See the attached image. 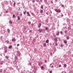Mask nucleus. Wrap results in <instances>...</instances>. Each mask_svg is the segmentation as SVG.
Wrapping results in <instances>:
<instances>
[{"instance_id": "f257e3e1", "label": "nucleus", "mask_w": 73, "mask_h": 73, "mask_svg": "<svg viewBox=\"0 0 73 73\" xmlns=\"http://www.w3.org/2000/svg\"><path fill=\"white\" fill-rule=\"evenodd\" d=\"M55 11L56 12H57L58 13H60V12H61V10L59 9H56L55 10Z\"/></svg>"}, {"instance_id": "f03ea898", "label": "nucleus", "mask_w": 73, "mask_h": 73, "mask_svg": "<svg viewBox=\"0 0 73 73\" xmlns=\"http://www.w3.org/2000/svg\"><path fill=\"white\" fill-rule=\"evenodd\" d=\"M8 47H4L5 52L7 53V50H8Z\"/></svg>"}, {"instance_id": "7ed1b4c3", "label": "nucleus", "mask_w": 73, "mask_h": 73, "mask_svg": "<svg viewBox=\"0 0 73 73\" xmlns=\"http://www.w3.org/2000/svg\"><path fill=\"white\" fill-rule=\"evenodd\" d=\"M34 69L35 70H37V66H34Z\"/></svg>"}, {"instance_id": "20e7f679", "label": "nucleus", "mask_w": 73, "mask_h": 73, "mask_svg": "<svg viewBox=\"0 0 73 73\" xmlns=\"http://www.w3.org/2000/svg\"><path fill=\"white\" fill-rule=\"evenodd\" d=\"M8 36H9V34L8 33H7L6 35H5V36H6V37H7Z\"/></svg>"}, {"instance_id": "39448f33", "label": "nucleus", "mask_w": 73, "mask_h": 73, "mask_svg": "<svg viewBox=\"0 0 73 73\" xmlns=\"http://www.w3.org/2000/svg\"><path fill=\"white\" fill-rule=\"evenodd\" d=\"M27 16H30V17H31V15L29 14V12H27Z\"/></svg>"}, {"instance_id": "423d86ee", "label": "nucleus", "mask_w": 73, "mask_h": 73, "mask_svg": "<svg viewBox=\"0 0 73 73\" xmlns=\"http://www.w3.org/2000/svg\"><path fill=\"white\" fill-rule=\"evenodd\" d=\"M64 43L65 44H67V41L66 40H64L63 41Z\"/></svg>"}, {"instance_id": "0eeeda50", "label": "nucleus", "mask_w": 73, "mask_h": 73, "mask_svg": "<svg viewBox=\"0 0 73 73\" xmlns=\"http://www.w3.org/2000/svg\"><path fill=\"white\" fill-rule=\"evenodd\" d=\"M42 64V62H40L38 63V65L39 66H40V65H41V64Z\"/></svg>"}, {"instance_id": "6e6552de", "label": "nucleus", "mask_w": 73, "mask_h": 73, "mask_svg": "<svg viewBox=\"0 0 73 73\" xmlns=\"http://www.w3.org/2000/svg\"><path fill=\"white\" fill-rule=\"evenodd\" d=\"M18 20L20 21V17L19 16H18L17 17Z\"/></svg>"}, {"instance_id": "1a4fd4ad", "label": "nucleus", "mask_w": 73, "mask_h": 73, "mask_svg": "<svg viewBox=\"0 0 73 73\" xmlns=\"http://www.w3.org/2000/svg\"><path fill=\"white\" fill-rule=\"evenodd\" d=\"M12 46L11 45L9 46V49H12Z\"/></svg>"}, {"instance_id": "9d476101", "label": "nucleus", "mask_w": 73, "mask_h": 73, "mask_svg": "<svg viewBox=\"0 0 73 73\" xmlns=\"http://www.w3.org/2000/svg\"><path fill=\"white\" fill-rule=\"evenodd\" d=\"M7 31L9 33H10V30L9 29H7Z\"/></svg>"}, {"instance_id": "9b49d317", "label": "nucleus", "mask_w": 73, "mask_h": 73, "mask_svg": "<svg viewBox=\"0 0 73 73\" xmlns=\"http://www.w3.org/2000/svg\"><path fill=\"white\" fill-rule=\"evenodd\" d=\"M5 58L6 59H8V58H9V56H6Z\"/></svg>"}, {"instance_id": "f8f14e48", "label": "nucleus", "mask_w": 73, "mask_h": 73, "mask_svg": "<svg viewBox=\"0 0 73 73\" xmlns=\"http://www.w3.org/2000/svg\"><path fill=\"white\" fill-rule=\"evenodd\" d=\"M12 41H16V39L15 38H13L12 40Z\"/></svg>"}, {"instance_id": "ddd939ff", "label": "nucleus", "mask_w": 73, "mask_h": 73, "mask_svg": "<svg viewBox=\"0 0 73 73\" xmlns=\"http://www.w3.org/2000/svg\"><path fill=\"white\" fill-rule=\"evenodd\" d=\"M43 46L44 47H46V44L44 43V44Z\"/></svg>"}, {"instance_id": "4468645a", "label": "nucleus", "mask_w": 73, "mask_h": 73, "mask_svg": "<svg viewBox=\"0 0 73 73\" xmlns=\"http://www.w3.org/2000/svg\"><path fill=\"white\" fill-rule=\"evenodd\" d=\"M66 38L67 40H69L70 38L68 36L66 37Z\"/></svg>"}, {"instance_id": "2eb2a0df", "label": "nucleus", "mask_w": 73, "mask_h": 73, "mask_svg": "<svg viewBox=\"0 0 73 73\" xmlns=\"http://www.w3.org/2000/svg\"><path fill=\"white\" fill-rule=\"evenodd\" d=\"M54 40L55 42H57V38H55L54 39Z\"/></svg>"}, {"instance_id": "dca6fc26", "label": "nucleus", "mask_w": 73, "mask_h": 73, "mask_svg": "<svg viewBox=\"0 0 73 73\" xmlns=\"http://www.w3.org/2000/svg\"><path fill=\"white\" fill-rule=\"evenodd\" d=\"M40 13H42L43 12V10H41L40 11Z\"/></svg>"}, {"instance_id": "f3484780", "label": "nucleus", "mask_w": 73, "mask_h": 73, "mask_svg": "<svg viewBox=\"0 0 73 73\" xmlns=\"http://www.w3.org/2000/svg\"><path fill=\"white\" fill-rule=\"evenodd\" d=\"M46 43H48V42H49V40H46Z\"/></svg>"}, {"instance_id": "a211bd4d", "label": "nucleus", "mask_w": 73, "mask_h": 73, "mask_svg": "<svg viewBox=\"0 0 73 73\" xmlns=\"http://www.w3.org/2000/svg\"><path fill=\"white\" fill-rule=\"evenodd\" d=\"M45 29L46 30H48V27H46L45 28Z\"/></svg>"}, {"instance_id": "6ab92c4d", "label": "nucleus", "mask_w": 73, "mask_h": 73, "mask_svg": "<svg viewBox=\"0 0 73 73\" xmlns=\"http://www.w3.org/2000/svg\"><path fill=\"white\" fill-rule=\"evenodd\" d=\"M41 69H44V68L43 66H41Z\"/></svg>"}, {"instance_id": "aec40b11", "label": "nucleus", "mask_w": 73, "mask_h": 73, "mask_svg": "<svg viewBox=\"0 0 73 73\" xmlns=\"http://www.w3.org/2000/svg\"><path fill=\"white\" fill-rule=\"evenodd\" d=\"M59 33H59V32H57V34H56V36H58L59 35Z\"/></svg>"}, {"instance_id": "412c9836", "label": "nucleus", "mask_w": 73, "mask_h": 73, "mask_svg": "<svg viewBox=\"0 0 73 73\" xmlns=\"http://www.w3.org/2000/svg\"><path fill=\"white\" fill-rule=\"evenodd\" d=\"M41 24H39V25H38V28H40V27H41Z\"/></svg>"}, {"instance_id": "4be33fe9", "label": "nucleus", "mask_w": 73, "mask_h": 73, "mask_svg": "<svg viewBox=\"0 0 73 73\" xmlns=\"http://www.w3.org/2000/svg\"><path fill=\"white\" fill-rule=\"evenodd\" d=\"M27 73H33V72H29L28 71H27L26 72Z\"/></svg>"}, {"instance_id": "5701e85b", "label": "nucleus", "mask_w": 73, "mask_h": 73, "mask_svg": "<svg viewBox=\"0 0 73 73\" xmlns=\"http://www.w3.org/2000/svg\"><path fill=\"white\" fill-rule=\"evenodd\" d=\"M3 38V36H0V40H2V38Z\"/></svg>"}, {"instance_id": "b1692460", "label": "nucleus", "mask_w": 73, "mask_h": 73, "mask_svg": "<svg viewBox=\"0 0 73 73\" xmlns=\"http://www.w3.org/2000/svg\"><path fill=\"white\" fill-rule=\"evenodd\" d=\"M9 23L10 24H12V23H13L12 21H9Z\"/></svg>"}, {"instance_id": "393cba45", "label": "nucleus", "mask_w": 73, "mask_h": 73, "mask_svg": "<svg viewBox=\"0 0 73 73\" xmlns=\"http://www.w3.org/2000/svg\"><path fill=\"white\" fill-rule=\"evenodd\" d=\"M3 35H4V34H5V31H3Z\"/></svg>"}, {"instance_id": "a878e982", "label": "nucleus", "mask_w": 73, "mask_h": 73, "mask_svg": "<svg viewBox=\"0 0 73 73\" xmlns=\"http://www.w3.org/2000/svg\"><path fill=\"white\" fill-rule=\"evenodd\" d=\"M41 9H43V5H42L40 7Z\"/></svg>"}, {"instance_id": "bb28decb", "label": "nucleus", "mask_w": 73, "mask_h": 73, "mask_svg": "<svg viewBox=\"0 0 73 73\" xmlns=\"http://www.w3.org/2000/svg\"><path fill=\"white\" fill-rule=\"evenodd\" d=\"M27 11L26 10H25V11L24 12V15H25V14H26V11Z\"/></svg>"}, {"instance_id": "cd10ccee", "label": "nucleus", "mask_w": 73, "mask_h": 73, "mask_svg": "<svg viewBox=\"0 0 73 73\" xmlns=\"http://www.w3.org/2000/svg\"><path fill=\"white\" fill-rule=\"evenodd\" d=\"M61 47V48H62L63 47V44H61L60 45Z\"/></svg>"}, {"instance_id": "c85d7f7f", "label": "nucleus", "mask_w": 73, "mask_h": 73, "mask_svg": "<svg viewBox=\"0 0 73 73\" xmlns=\"http://www.w3.org/2000/svg\"><path fill=\"white\" fill-rule=\"evenodd\" d=\"M13 18H15V15H13Z\"/></svg>"}, {"instance_id": "c756f323", "label": "nucleus", "mask_w": 73, "mask_h": 73, "mask_svg": "<svg viewBox=\"0 0 73 73\" xmlns=\"http://www.w3.org/2000/svg\"><path fill=\"white\" fill-rule=\"evenodd\" d=\"M42 29H40L39 30V32H40L41 33L42 32Z\"/></svg>"}, {"instance_id": "7c9ffc66", "label": "nucleus", "mask_w": 73, "mask_h": 73, "mask_svg": "<svg viewBox=\"0 0 73 73\" xmlns=\"http://www.w3.org/2000/svg\"><path fill=\"white\" fill-rule=\"evenodd\" d=\"M56 46H57L58 45V44L57 43V42H56L55 43Z\"/></svg>"}, {"instance_id": "2f4dec72", "label": "nucleus", "mask_w": 73, "mask_h": 73, "mask_svg": "<svg viewBox=\"0 0 73 73\" xmlns=\"http://www.w3.org/2000/svg\"><path fill=\"white\" fill-rule=\"evenodd\" d=\"M64 67H66V64H64Z\"/></svg>"}, {"instance_id": "473e14b6", "label": "nucleus", "mask_w": 73, "mask_h": 73, "mask_svg": "<svg viewBox=\"0 0 73 73\" xmlns=\"http://www.w3.org/2000/svg\"><path fill=\"white\" fill-rule=\"evenodd\" d=\"M15 5H16V3L15 2L13 4V7H15Z\"/></svg>"}, {"instance_id": "72a5a7b5", "label": "nucleus", "mask_w": 73, "mask_h": 73, "mask_svg": "<svg viewBox=\"0 0 73 73\" xmlns=\"http://www.w3.org/2000/svg\"><path fill=\"white\" fill-rule=\"evenodd\" d=\"M32 1L33 2V3H34L35 2V0H33Z\"/></svg>"}, {"instance_id": "f704fd0d", "label": "nucleus", "mask_w": 73, "mask_h": 73, "mask_svg": "<svg viewBox=\"0 0 73 73\" xmlns=\"http://www.w3.org/2000/svg\"><path fill=\"white\" fill-rule=\"evenodd\" d=\"M60 33L61 35H63V33L62 32V31H61L60 32Z\"/></svg>"}, {"instance_id": "c9c22d12", "label": "nucleus", "mask_w": 73, "mask_h": 73, "mask_svg": "<svg viewBox=\"0 0 73 73\" xmlns=\"http://www.w3.org/2000/svg\"><path fill=\"white\" fill-rule=\"evenodd\" d=\"M64 32L65 33H67V31L66 30H65L64 31Z\"/></svg>"}, {"instance_id": "e433bc0d", "label": "nucleus", "mask_w": 73, "mask_h": 73, "mask_svg": "<svg viewBox=\"0 0 73 73\" xmlns=\"http://www.w3.org/2000/svg\"><path fill=\"white\" fill-rule=\"evenodd\" d=\"M21 73H25L24 71H23L21 72Z\"/></svg>"}, {"instance_id": "4c0bfd02", "label": "nucleus", "mask_w": 73, "mask_h": 73, "mask_svg": "<svg viewBox=\"0 0 73 73\" xmlns=\"http://www.w3.org/2000/svg\"><path fill=\"white\" fill-rule=\"evenodd\" d=\"M62 73H66V72L65 71H62Z\"/></svg>"}, {"instance_id": "58836bf2", "label": "nucleus", "mask_w": 73, "mask_h": 73, "mask_svg": "<svg viewBox=\"0 0 73 73\" xmlns=\"http://www.w3.org/2000/svg\"><path fill=\"white\" fill-rule=\"evenodd\" d=\"M3 72V70L1 69L0 70V72Z\"/></svg>"}, {"instance_id": "ea45409f", "label": "nucleus", "mask_w": 73, "mask_h": 73, "mask_svg": "<svg viewBox=\"0 0 73 73\" xmlns=\"http://www.w3.org/2000/svg\"><path fill=\"white\" fill-rule=\"evenodd\" d=\"M8 10H7V11H5V13H8Z\"/></svg>"}, {"instance_id": "a19ab883", "label": "nucleus", "mask_w": 73, "mask_h": 73, "mask_svg": "<svg viewBox=\"0 0 73 73\" xmlns=\"http://www.w3.org/2000/svg\"><path fill=\"white\" fill-rule=\"evenodd\" d=\"M3 72H4V73H5V72H6V70H4L3 71Z\"/></svg>"}, {"instance_id": "79ce46f5", "label": "nucleus", "mask_w": 73, "mask_h": 73, "mask_svg": "<svg viewBox=\"0 0 73 73\" xmlns=\"http://www.w3.org/2000/svg\"><path fill=\"white\" fill-rule=\"evenodd\" d=\"M61 64H59V68H60V67H61Z\"/></svg>"}, {"instance_id": "37998d69", "label": "nucleus", "mask_w": 73, "mask_h": 73, "mask_svg": "<svg viewBox=\"0 0 73 73\" xmlns=\"http://www.w3.org/2000/svg\"><path fill=\"white\" fill-rule=\"evenodd\" d=\"M35 1H36L37 2H38V1H39V0H35Z\"/></svg>"}, {"instance_id": "c03bdc74", "label": "nucleus", "mask_w": 73, "mask_h": 73, "mask_svg": "<svg viewBox=\"0 0 73 73\" xmlns=\"http://www.w3.org/2000/svg\"><path fill=\"white\" fill-rule=\"evenodd\" d=\"M64 7V5H62V7Z\"/></svg>"}, {"instance_id": "a18cd8bd", "label": "nucleus", "mask_w": 73, "mask_h": 73, "mask_svg": "<svg viewBox=\"0 0 73 73\" xmlns=\"http://www.w3.org/2000/svg\"><path fill=\"white\" fill-rule=\"evenodd\" d=\"M22 13H21L20 14V16H22Z\"/></svg>"}, {"instance_id": "49530a36", "label": "nucleus", "mask_w": 73, "mask_h": 73, "mask_svg": "<svg viewBox=\"0 0 73 73\" xmlns=\"http://www.w3.org/2000/svg\"><path fill=\"white\" fill-rule=\"evenodd\" d=\"M49 73H52V70L49 71Z\"/></svg>"}, {"instance_id": "de8ad7c7", "label": "nucleus", "mask_w": 73, "mask_h": 73, "mask_svg": "<svg viewBox=\"0 0 73 73\" xmlns=\"http://www.w3.org/2000/svg\"><path fill=\"white\" fill-rule=\"evenodd\" d=\"M50 13L51 14H52V12L50 11Z\"/></svg>"}, {"instance_id": "09e8293b", "label": "nucleus", "mask_w": 73, "mask_h": 73, "mask_svg": "<svg viewBox=\"0 0 73 73\" xmlns=\"http://www.w3.org/2000/svg\"><path fill=\"white\" fill-rule=\"evenodd\" d=\"M29 22V24H31V22Z\"/></svg>"}, {"instance_id": "8fccbe9b", "label": "nucleus", "mask_w": 73, "mask_h": 73, "mask_svg": "<svg viewBox=\"0 0 73 73\" xmlns=\"http://www.w3.org/2000/svg\"><path fill=\"white\" fill-rule=\"evenodd\" d=\"M45 62H46V60H45V61H44Z\"/></svg>"}, {"instance_id": "3c124183", "label": "nucleus", "mask_w": 73, "mask_h": 73, "mask_svg": "<svg viewBox=\"0 0 73 73\" xmlns=\"http://www.w3.org/2000/svg\"><path fill=\"white\" fill-rule=\"evenodd\" d=\"M32 30H30V31H29V32H32Z\"/></svg>"}, {"instance_id": "603ef678", "label": "nucleus", "mask_w": 73, "mask_h": 73, "mask_svg": "<svg viewBox=\"0 0 73 73\" xmlns=\"http://www.w3.org/2000/svg\"><path fill=\"white\" fill-rule=\"evenodd\" d=\"M40 1H41V2H42V0H40Z\"/></svg>"}, {"instance_id": "864d4df0", "label": "nucleus", "mask_w": 73, "mask_h": 73, "mask_svg": "<svg viewBox=\"0 0 73 73\" xmlns=\"http://www.w3.org/2000/svg\"><path fill=\"white\" fill-rule=\"evenodd\" d=\"M51 68H53V66H51Z\"/></svg>"}, {"instance_id": "5fc2aeb1", "label": "nucleus", "mask_w": 73, "mask_h": 73, "mask_svg": "<svg viewBox=\"0 0 73 73\" xmlns=\"http://www.w3.org/2000/svg\"><path fill=\"white\" fill-rule=\"evenodd\" d=\"M17 46H19V44H17Z\"/></svg>"}, {"instance_id": "6e6d98bb", "label": "nucleus", "mask_w": 73, "mask_h": 73, "mask_svg": "<svg viewBox=\"0 0 73 73\" xmlns=\"http://www.w3.org/2000/svg\"><path fill=\"white\" fill-rule=\"evenodd\" d=\"M29 64L30 65H31V64H32V63H30Z\"/></svg>"}, {"instance_id": "4d7b16f0", "label": "nucleus", "mask_w": 73, "mask_h": 73, "mask_svg": "<svg viewBox=\"0 0 73 73\" xmlns=\"http://www.w3.org/2000/svg\"><path fill=\"white\" fill-rule=\"evenodd\" d=\"M46 14H47V15H48V13H46Z\"/></svg>"}, {"instance_id": "13d9d810", "label": "nucleus", "mask_w": 73, "mask_h": 73, "mask_svg": "<svg viewBox=\"0 0 73 73\" xmlns=\"http://www.w3.org/2000/svg\"><path fill=\"white\" fill-rule=\"evenodd\" d=\"M18 53L19 54H20V52H19Z\"/></svg>"}, {"instance_id": "bf43d9fd", "label": "nucleus", "mask_w": 73, "mask_h": 73, "mask_svg": "<svg viewBox=\"0 0 73 73\" xmlns=\"http://www.w3.org/2000/svg\"><path fill=\"white\" fill-rule=\"evenodd\" d=\"M52 1H51V3H53V2H52Z\"/></svg>"}, {"instance_id": "052dcab7", "label": "nucleus", "mask_w": 73, "mask_h": 73, "mask_svg": "<svg viewBox=\"0 0 73 73\" xmlns=\"http://www.w3.org/2000/svg\"><path fill=\"white\" fill-rule=\"evenodd\" d=\"M0 55L1 56H2V55H1V54Z\"/></svg>"}, {"instance_id": "680f3d73", "label": "nucleus", "mask_w": 73, "mask_h": 73, "mask_svg": "<svg viewBox=\"0 0 73 73\" xmlns=\"http://www.w3.org/2000/svg\"><path fill=\"white\" fill-rule=\"evenodd\" d=\"M16 58V59H17V58L16 57V58Z\"/></svg>"}, {"instance_id": "e2e57ef3", "label": "nucleus", "mask_w": 73, "mask_h": 73, "mask_svg": "<svg viewBox=\"0 0 73 73\" xmlns=\"http://www.w3.org/2000/svg\"><path fill=\"white\" fill-rule=\"evenodd\" d=\"M45 0V1H46V2L47 0Z\"/></svg>"}, {"instance_id": "0e129e2a", "label": "nucleus", "mask_w": 73, "mask_h": 73, "mask_svg": "<svg viewBox=\"0 0 73 73\" xmlns=\"http://www.w3.org/2000/svg\"><path fill=\"white\" fill-rule=\"evenodd\" d=\"M62 16H63V15H62Z\"/></svg>"}, {"instance_id": "69168bd1", "label": "nucleus", "mask_w": 73, "mask_h": 73, "mask_svg": "<svg viewBox=\"0 0 73 73\" xmlns=\"http://www.w3.org/2000/svg\"><path fill=\"white\" fill-rule=\"evenodd\" d=\"M72 42H73V40H72Z\"/></svg>"}, {"instance_id": "338daca9", "label": "nucleus", "mask_w": 73, "mask_h": 73, "mask_svg": "<svg viewBox=\"0 0 73 73\" xmlns=\"http://www.w3.org/2000/svg\"><path fill=\"white\" fill-rule=\"evenodd\" d=\"M72 57H73V54H72Z\"/></svg>"}, {"instance_id": "774afa93", "label": "nucleus", "mask_w": 73, "mask_h": 73, "mask_svg": "<svg viewBox=\"0 0 73 73\" xmlns=\"http://www.w3.org/2000/svg\"><path fill=\"white\" fill-rule=\"evenodd\" d=\"M20 3H18V4H20Z\"/></svg>"}]
</instances>
